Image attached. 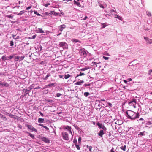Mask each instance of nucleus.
<instances>
[{"label":"nucleus","mask_w":152,"mask_h":152,"mask_svg":"<svg viewBox=\"0 0 152 152\" xmlns=\"http://www.w3.org/2000/svg\"><path fill=\"white\" fill-rule=\"evenodd\" d=\"M107 23H103L102 25V28H104L105 27L107 26Z\"/></svg>","instance_id":"a878e982"},{"label":"nucleus","mask_w":152,"mask_h":152,"mask_svg":"<svg viewBox=\"0 0 152 152\" xmlns=\"http://www.w3.org/2000/svg\"><path fill=\"white\" fill-rule=\"evenodd\" d=\"M99 6L100 7L102 8H104V6L102 4H99Z\"/></svg>","instance_id":"052dcab7"},{"label":"nucleus","mask_w":152,"mask_h":152,"mask_svg":"<svg viewBox=\"0 0 152 152\" xmlns=\"http://www.w3.org/2000/svg\"><path fill=\"white\" fill-rule=\"evenodd\" d=\"M126 116L131 121H134L139 118L140 115L138 113H136L133 111L128 110L126 112Z\"/></svg>","instance_id":"f257e3e1"},{"label":"nucleus","mask_w":152,"mask_h":152,"mask_svg":"<svg viewBox=\"0 0 152 152\" xmlns=\"http://www.w3.org/2000/svg\"><path fill=\"white\" fill-rule=\"evenodd\" d=\"M32 7V6H30L29 7H27L26 8V10H28L29 9H30Z\"/></svg>","instance_id":"864d4df0"},{"label":"nucleus","mask_w":152,"mask_h":152,"mask_svg":"<svg viewBox=\"0 0 152 152\" xmlns=\"http://www.w3.org/2000/svg\"><path fill=\"white\" fill-rule=\"evenodd\" d=\"M51 75L50 74V73H48L47 74V75L44 78H43V79L45 80H47L48 78Z\"/></svg>","instance_id":"a211bd4d"},{"label":"nucleus","mask_w":152,"mask_h":152,"mask_svg":"<svg viewBox=\"0 0 152 152\" xmlns=\"http://www.w3.org/2000/svg\"><path fill=\"white\" fill-rule=\"evenodd\" d=\"M89 69V67H86L84 68H83L81 69V71H84L85 70H87Z\"/></svg>","instance_id":"2f4dec72"},{"label":"nucleus","mask_w":152,"mask_h":152,"mask_svg":"<svg viewBox=\"0 0 152 152\" xmlns=\"http://www.w3.org/2000/svg\"><path fill=\"white\" fill-rule=\"evenodd\" d=\"M24 56H22L20 58H19L20 61H21L23 60L24 59Z\"/></svg>","instance_id":"a19ab883"},{"label":"nucleus","mask_w":152,"mask_h":152,"mask_svg":"<svg viewBox=\"0 0 152 152\" xmlns=\"http://www.w3.org/2000/svg\"><path fill=\"white\" fill-rule=\"evenodd\" d=\"M63 138L65 140H69L68 133L66 132H62Z\"/></svg>","instance_id":"39448f33"},{"label":"nucleus","mask_w":152,"mask_h":152,"mask_svg":"<svg viewBox=\"0 0 152 152\" xmlns=\"http://www.w3.org/2000/svg\"><path fill=\"white\" fill-rule=\"evenodd\" d=\"M144 120L143 119V118H140V119H139L138 120V121H144Z\"/></svg>","instance_id":"680f3d73"},{"label":"nucleus","mask_w":152,"mask_h":152,"mask_svg":"<svg viewBox=\"0 0 152 152\" xmlns=\"http://www.w3.org/2000/svg\"><path fill=\"white\" fill-rule=\"evenodd\" d=\"M46 102H50V103H52L53 102V100L51 99H47L46 100Z\"/></svg>","instance_id":"c9c22d12"},{"label":"nucleus","mask_w":152,"mask_h":152,"mask_svg":"<svg viewBox=\"0 0 152 152\" xmlns=\"http://www.w3.org/2000/svg\"><path fill=\"white\" fill-rule=\"evenodd\" d=\"M144 135L143 132H140L139 134H138L139 137H141Z\"/></svg>","instance_id":"4c0bfd02"},{"label":"nucleus","mask_w":152,"mask_h":152,"mask_svg":"<svg viewBox=\"0 0 152 152\" xmlns=\"http://www.w3.org/2000/svg\"><path fill=\"white\" fill-rule=\"evenodd\" d=\"M39 48L40 49V50L41 51L42 50V47L41 46H40L39 47Z\"/></svg>","instance_id":"69168bd1"},{"label":"nucleus","mask_w":152,"mask_h":152,"mask_svg":"<svg viewBox=\"0 0 152 152\" xmlns=\"http://www.w3.org/2000/svg\"><path fill=\"white\" fill-rule=\"evenodd\" d=\"M14 45V42L12 41H10V46H13Z\"/></svg>","instance_id":"c03bdc74"},{"label":"nucleus","mask_w":152,"mask_h":152,"mask_svg":"<svg viewBox=\"0 0 152 152\" xmlns=\"http://www.w3.org/2000/svg\"><path fill=\"white\" fill-rule=\"evenodd\" d=\"M26 133L27 134L33 139H34L35 138V137L33 134L27 132H26Z\"/></svg>","instance_id":"dca6fc26"},{"label":"nucleus","mask_w":152,"mask_h":152,"mask_svg":"<svg viewBox=\"0 0 152 152\" xmlns=\"http://www.w3.org/2000/svg\"><path fill=\"white\" fill-rule=\"evenodd\" d=\"M39 125L42 127H43V128H44V127L45 126H44L43 124H39Z\"/></svg>","instance_id":"338daca9"},{"label":"nucleus","mask_w":152,"mask_h":152,"mask_svg":"<svg viewBox=\"0 0 152 152\" xmlns=\"http://www.w3.org/2000/svg\"><path fill=\"white\" fill-rule=\"evenodd\" d=\"M137 61V60H134L132 62L129 63V66H132L134 65L135 64L134 63H133V64H132V63H133L135 61ZM138 64L137 63L136 64Z\"/></svg>","instance_id":"412c9836"},{"label":"nucleus","mask_w":152,"mask_h":152,"mask_svg":"<svg viewBox=\"0 0 152 152\" xmlns=\"http://www.w3.org/2000/svg\"><path fill=\"white\" fill-rule=\"evenodd\" d=\"M90 94L88 92H86L84 93V95L86 97H87Z\"/></svg>","instance_id":"e433bc0d"},{"label":"nucleus","mask_w":152,"mask_h":152,"mask_svg":"<svg viewBox=\"0 0 152 152\" xmlns=\"http://www.w3.org/2000/svg\"><path fill=\"white\" fill-rule=\"evenodd\" d=\"M136 99H134L132 100L129 102V104L130 105H134L136 103Z\"/></svg>","instance_id":"9d476101"},{"label":"nucleus","mask_w":152,"mask_h":152,"mask_svg":"<svg viewBox=\"0 0 152 152\" xmlns=\"http://www.w3.org/2000/svg\"><path fill=\"white\" fill-rule=\"evenodd\" d=\"M71 41L72 42L74 43H76L77 42H79V43L81 42L79 40L77 39H72L71 40Z\"/></svg>","instance_id":"f3484780"},{"label":"nucleus","mask_w":152,"mask_h":152,"mask_svg":"<svg viewBox=\"0 0 152 152\" xmlns=\"http://www.w3.org/2000/svg\"><path fill=\"white\" fill-rule=\"evenodd\" d=\"M75 145L76 147V148L78 150H79L80 149L79 145L76 144V145Z\"/></svg>","instance_id":"37998d69"},{"label":"nucleus","mask_w":152,"mask_h":152,"mask_svg":"<svg viewBox=\"0 0 152 152\" xmlns=\"http://www.w3.org/2000/svg\"><path fill=\"white\" fill-rule=\"evenodd\" d=\"M81 52L83 55H85L86 54V51L85 50H83V51H82Z\"/></svg>","instance_id":"a18cd8bd"},{"label":"nucleus","mask_w":152,"mask_h":152,"mask_svg":"<svg viewBox=\"0 0 152 152\" xmlns=\"http://www.w3.org/2000/svg\"><path fill=\"white\" fill-rule=\"evenodd\" d=\"M37 31H38V32L41 33H44V31H43L41 28H38Z\"/></svg>","instance_id":"6ab92c4d"},{"label":"nucleus","mask_w":152,"mask_h":152,"mask_svg":"<svg viewBox=\"0 0 152 152\" xmlns=\"http://www.w3.org/2000/svg\"><path fill=\"white\" fill-rule=\"evenodd\" d=\"M74 4H76L77 5V3H78V2L76 1L75 0H74Z\"/></svg>","instance_id":"e2e57ef3"},{"label":"nucleus","mask_w":152,"mask_h":152,"mask_svg":"<svg viewBox=\"0 0 152 152\" xmlns=\"http://www.w3.org/2000/svg\"><path fill=\"white\" fill-rule=\"evenodd\" d=\"M146 15H148L149 17H151V13L148 11H147L146 12Z\"/></svg>","instance_id":"7c9ffc66"},{"label":"nucleus","mask_w":152,"mask_h":152,"mask_svg":"<svg viewBox=\"0 0 152 152\" xmlns=\"http://www.w3.org/2000/svg\"><path fill=\"white\" fill-rule=\"evenodd\" d=\"M26 127H27L28 129L31 130V132L34 131L36 132H37V131L36 129L34 128L33 126L32 125L29 124H26Z\"/></svg>","instance_id":"20e7f679"},{"label":"nucleus","mask_w":152,"mask_h":152,"mask_svg":"<svg viewBox=\"0 0 152 152\" xmlns=\"http://www.w3.org/2000/svg\"><path fill=\"white\" fill-rule=\"evenodd\" d=\"M34 13L37 15L38 16H41V15L39 13H38L37 11H34Z\"/></svg>","instance_id":"58836bf2"},{"label":"nucleus","mask_w":152,"mask_h":152,"mask_svg":"<svg viewBox=\"0 0 152 152\" xmlns=\"http://www.w3.org/2000/svg\"><path fill=\"white\" fill-rule=\"evenodd\" d=\"M42 140L43 142L47 143H50V140H49V139L47 138H46L44 137H42Z\"/></svg>","instance_id":"1a4fd4ad"},{"label":"nucleus","mask_w":152,"mask_h":152,"mask_svg":"<svg viewBox=\"0 0 152 152\" xmlns=\"http://www.w3.org/2000/svg\"><path fill=\"white\" fill-rule=\"evenodd\" d=\"M107 104L108 105V106L112 107V104L111 103L108 102V103H107Z\"/></svg>","instance_id":"13d9d810"},{"label":"nucleus","mask_w":152,"mask_h":152,"mask_svg":"<svg viewBox=\"0 0 152 152\" xmlns=\"http://www.w3.org/2000/svg\"><path fill=\"white\" fill-rule=\"evenodd\" d=\"M44 119L43 118H39L38 119V122L39 123H43L44 121Z\"/></svg>","instance_id":"aec40b11"},{"label":"nucleus","mask_w":152,"mask_h":152,"mask_svg":"<svg viewBox=\"0 0 152 152\" xmlns=\"http://www.w3.org/2000/svg\"><path fill=\"white\" fill-rule=\"evenodd\" d=\"M67 127L68 128H69V131H68V132H69V134H72V131H71V127L69 126H67Z\"/></svg>","instance_id":"bb28decb"},{"label":"nucleus","mask_w":152,"mask_h":152,"mask_svg":"<svg viewBox=\"0 0 152 152\" xmlns=\"http://www.w3.org/2000/svg\"><path fill=\"white\" fill-rule=\"evenodd\" d=\"M66 26L64 24H63L61 25H60L58 27L59 31L58 32L59 34L57 35L58 36H59L61 34V32L62 31L63 29L66 28Z\"/></svg>","instance_id":"7ed1b4c3"},{"label":"nucleus","mask_w":152,"mask_h":152,"mask_svg":"<svg viewBox=\"0 0 152 152\" xmlns=\"http://www.w3.org/2000/svg\"><path fill=\"white\" fill-rule=\"evenodd\" d=\"M44 128L46 130L48 131V132H49V129L48 127L46 126H45V127H44Z\"/></svg>","instance_id":"bf43d9fd"},{"label":"nucleus","mask_w":152,"mask_h":152,"mask_svg":"<svg viewBox=\"0 0 152 152\" xmlns=\"http://www.w3.org/2000/svg\"><path fill=\"white\" fill-rule=\"evenodd\" d=\"M73 142L75 144V145H76V144H77V139L76 138H74L73 141Z\"/></svg>","instance_id":"473e14b6"},{"label":"nucleus","mask_w":152,"mask_h":152,"mask_svg":"<svg viewBox=\"0 0 152 152\" xmlns=\"http://www.w3.org/2000/svg\"><path fill=\"white\" fill-rule=\"evenodd\" d=\"M85 75V74L84 73H82L81 72H80L79 74H78L77 75L76 78H77V77H78L79 76H81L82 75Z\"/></svg>","instance_id":"393cba45"},{"label":"nucleus","mask_w":152,"mask_h":152,"mask_svg":"<svg viewBox=\"0 0 152 152\" xmlns=\"http://www.w3.org/2000/svg\"><path fill=\"white\" fill-rule=\"evenodd\" d=\"M91 86V84H85L84 85V86H85V87L88 86Z\"/></svg>","instance_id":"4d7b16f0"},{"label":"nucleus","mask_w":152,"mask_h":152,"mask_svg":"<svg viewBox=\"0 0 152 152\" xmlns=\"http://www.w3.org/2000/svg\"><path fill=\"white\" fill-rule=\"evenodd\" d=\"M97 125L99 128L102 129L103 130L105 131L107 130L106 128L102 123L98 122Z\"/></svg>","instance_id":"0eeeda50"},{"label":"nucleus","mask_w":152,"mask_h":152,"mask_svg":"<svg viewBox=\"0 0 152 152\" xmlns=\"http://www.w3.org/2000/svg\"><path fill=\"white\" fill-rule=\"evenodd\" d=\"M115 9V10L113 9H111L110 10V13L112 14V13L113 12H114L115 13H116V11L115 10V8H114Z\"/></svg>","instance_id":"f704fd0d"},{"label":"nucleus","mask_w":152,"mask_h":152,"mask_svg":"<svg viewBox=\"0 0 152 152\" xmlns=\"http://www.w3.org/2000/svg\"><path fill=\"white\" fill-rule=\"evenodd\" d=\"M1 58L3 60H8V59L7 58V57H6V55L3 56H2Z\"/></svg>","instance_id":"c756f323"},{"label":"nucleus","mask_w":152,"mask_h":152,"mask_svg":"<svg viewBox=\"0 0 152 152\" xmlns=\"http://www.w3.org/2000/svg\"><path fill=\"white\" fill-rule=\"evenodd\" d=\"M81 140V137L80 136V137H79L78 139V143H80Z\"/></svg>","instance_id":"49530a36"},{"label":"nucleus","mask_w":152,"mask_h":152,"mask_svg":"<svg viewBox=\"0 0 152 152\" xmlns=\"http://www.w3.org/2000/svg\"><path fill=\"white\" fill-rule=\"evenodd\" d=\"M103 58L105 60H107L109 59V58L106 56H103Z\"/></svg>","instance_id":"8fccbe9b"},{"label":"nucleus","mask_w":152,"mask_h":152,"mask_svg":"<svg viewBox=\"0 0 152 152\" xmlns=\"http://www.w3.org/2000/svg\"><path fill=\"white\" fill-rule=\"evenodd\" d=\"M50 5V3H48L44 4L43 5L45 7H48L49 5Z\"/></svg>","instance_id":"3c124183"},{"label":"nucleus","mask_w":152,"mask_h":152,"mask_svg":"<svg viewBox=\"0 0 152 152\" xmlns=\"http://www.w3.org/2000/svg\"><path fill=\"white\" fill-rule=\"evenodd\" d=\"M92 147L91 146H89V147L88 149H89V151L90 152L92 151L91 149H92Z\"/></svg>","instance_id":"5fc2aeb1"},{"label":"nucleus","mask_w":152,"mask_h":152,"mask_svg":"<svg viewBox=\"0 0 152 152\" xmlns=\"http://www.w3.org/2000/svg\"><path fill=\"white\" fill-rule=\"evenodd\" d=\"M56 84L55 83H52L50 84H49L45 86L46 88H48L49 87H52L53 86H55V84Z\"/></svg>","instance_id":"ddd939ff"},{"label":"nucleus","mask_w":152,"mask_h":152,"mask_svg":"<svg viewBox=\"0 0 152 152\" xmlns=\"http://www.w3.org/2000/svg\"><path fill=\"white\" fill-rule=\"evenodd\" d=\"M0 85L2 86H5L6 87H8V83L4 82H2L0 81Z\"/></svg>","instance_id":"9b49d317"},{"label":"nucleus","mask_w":152,"mask_h":152,"mask_svg":"<svg viewBox=\"0 0 152 152\" xmlns=\"http://www.w3.org/2000/svg\"><path fill=\"white\" fill-rule=\"evenodd\" d=\"M59 77L60 78H61L63 77V75H59Z\"/></svg>","instance_id":"0e129e2a"},{"label":"nucleus","mask_w":152,"mask_h":152,"mask_svg":"<svg viewBox=\"0 0 152 152\" xmlns=\"http://www.w3.org/2000/svg\"><path fill=\"white\" fill-rule=\"evenodd\" d=\"M104 134V133L103 130H101L98 133V135L101 137H102V136Z\"/></svg>","instance_id":"f8f14e48"},{"label":"nucleus","mask_w":152,"mask_h":152,"mask_svg":"<svg viewBox=\"0 0 152 152\" xmlns=\"http://www.w3.org/2000/svg\"><path fill=\"white\" fill-rule=\"evenodd\" d=\"M19 59V57L18 56H16L15 58V61H18Z\"/></svg>","instance_id":"72a5a7b5"},{"label":"nucleus","mask_w":152,"mask_h":152,"mask_svg":"<svg viewBox=\"0 0 152 152\" xmlns=\"http://www.w3.org/2000/svg\"><path fill=\"white\" fill-rule=\"evenodd\" d=\"M77 5L78 6L81 7H83V6H82V5L80 4V3L79 2H78L77 4Z\"/></svg>","instance_id":"09e8293b"},{"label":"nucleus","mask_w":152,"mask_h":152,"mask_svg":"<svg viewBox=\"0 0 152 152\" xmlns=\"http://www.w3.org/2000/svg\"><path fill=\"white\" fill-rule=\"evenodd\" d=\"M148 74L149 75L152 76V69H151L148 71Z\"/></svg>","instance_id":"cd10ccee"},{"label":"nucleus","mask_w":152,"mask_h":152,"mask_svg":"<svg viewBox=\"0 0 152 152\" xmlns=\"http://www.w3.org/2000/svg\"><path fill=\"white\" fill-rule=\"evenodd\" d=\"M120 148L123 150L125 151H126V145H124V146H122L120 147Z\"/></svg>","instance_id":"5701e85b"},{"label":"nucleus","mask_w":152,"mask_h":152,"mask_svg":"<svg viewBox=\"0 0 152 152\" xmlns=\"http://www.w3.org/2000/svg\"><path fill=\"white\" fill-rule=\"evenodd\" d=\"M36 37V35H34L32 36V37L31 38H30V39H34Z\"/></svg>","instance_id":"6e6d98bb"},{"label":"nucleus","mask_w":152,"mask_h":152,"mask_svg":"<svg viewBox=\"0 0 152 152\" xmlns=\"http://www.w3.org/2000/svg\"><path fill=\"white\" fill-rule=\"evenodd\" d=\"M91 64L93 65V66L96 65V67H97V63L96 62H92L91 63Z\"/></svg>","instance_id":"ea45409f"},{"label":"nucleus","mask_w":152,"mask_h":152,"mask_svg":"<svg viewBox=\"0 0 152 152\" xmlns=\"http://www.w3.org/2000/svg\"><path fill=\"white\" fill-rule=\"evenodd\" d=\"M144 39L146 40V42L147 43L149 44L152 43V39H149L148 37H144Z\"/></svg>","instance_id":"6e6552de"},{"label":"nucleus","mask_w":152,"mask_h":152,"mask_svg":"<svg viewBox=\"0 0 152 152\" xmlns=\"http://www.w3.org/2000/svg\"><path fill=\"white\" fill-rule=\"evenodd\" d=\"M59 45L60 47H62L64 50L68 49V45L65 42H59Z\"/></svg>","instance_id":"f03ea898"},{"label":"nucleus","mask_w":152,"mask_h":152,"mask_svg":"<svg viewBox=\"0 0 152 152\" xmlns=\"http://www.w3.org/2000/svg\"><path fill=\"white\" fill-rule=\"evenodd\" d=\"M70 77V75L69 74H67V75H65L64 76V78L65 79H67L68 78H69Z\"/></svg>","instance_id":"c85d7f7f"},{"label":"nucleus","mask_w":152,"mask_h":152,"mask_svg":"<svg viewBox=\"0 0 152 152\" xmlns=\"http://www.w3.org/2000/svg\"><path fill=\"white\" fill-rule=\"evenodd\" d=\"M75 84L77 85H81L80 81L77 82Z\"/></svg>","instance_id":"79ce46f5"},{"label":"nucleus","mask_w":152,"mask_h":152,"mask_svg":"<svg viewBox=\"0 0 152 152\" xmlns=\"http://www.w3.org/2000/svg\"><path fill=\"white\" fill-rule=\"evenodd\" d=\"M7 58L9 59H11L13 58V56L11 55L9 57H7Z\"/></svg>","instance_id":"de8ad7c7"},{"label":"nucleus","mask_w":152,"mask_h":152,"mask_svg":"<svg viewBox=\"0 0 152 152\" xmlns=\"http://www.w3.org/2000/svg\"><path fill=\"white\" fill-rule=\"evenodd\" d=\"M110 152H115L113 150V148H112L110 151Z\"/></svg>","instance_id":"774afa93"},{"label":"nucleus","mask_w":152,"mask_h":152,"mask_svg":"<svg viewBox=\"0 0 152 152\" xmlns=\"http://www.w3.org/2000/svg\"><path fill=\"white\" fill-rule=\"evenodd\" d=\"M61 95V94L60 93H57L56 94V96L57 97H59Z\"/></svg>","instance_id":"603ef678"},{"label":"nucleus","mask_w":152,"mask_h":152,"mask_svg":"<svg viewBox=\"0 0 152 152\" xmlns=\"http://www.w3.org/2000/svg\"><path fill=\"white\" fill-rule=\"evenodd\" d=\"M32 88L31 87H28L26 89L23 90V92H24V96H26L27 94H29L28 91H30L31 89H32Z\"/></svg>","instance_id":"423d86ee"},{"label":"nucleus","mask_w":152,"mask_h":152,"mask_svg":"<svg viewBox=\"0 0 152 152\" xmlns=\"http://www.w3.org/2000/svg\"><path fill=\"white\" fill-rule=\"evenodd\" d=\"M114 17L115 18L118 19L119 20H122V17L117 15V14H115Z\"/></svg>","instance_id":"2eb2a0df"},{"label":"nucleus","mask_w":152,"mask_h":152,"mask_svg":"<svg viewBox=\"0 0 152 152\" xmlns=\"http://www.w3.org/2000/svg\"><path fill=\"white\" fill-rule=\"evenodd\" d=\"M27 12L26 11H20V12L18 13L17 15H21L23 14L24 12Z\"/></svg>","instance_id":"b1692460"},{"label":"nucleus","mask_w":152,"mask_h":152,"mask_svg":"<svg viewBox=\"0 0 152 152\" xmlns=\"http://www.w3.org/2000/svg\"><path fill=\"white\" fill-rule=\"evenodd\" d=\"M49 14L55 16L58 15L59 14L58 13H56L54 11H50Z\"/></svg>","instance_id":"4468645a"},{"label":"nucleus","mask_w":152,"mask_h":152,"mask_svg":"<svg viewBox=\"0 0 152 152\" xmlns=\"http://www.w3.org/2000/svg\"><path fill=\"white\" fill-rule=\"evenodd\" d=\"M13 16L14 15H13L11 14V15H6L5 16V17L9 18L12 19L13 18Z\"/></svg>","instance_id":"4be33fe9"}]
</instances>
